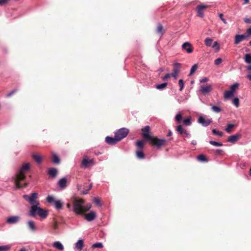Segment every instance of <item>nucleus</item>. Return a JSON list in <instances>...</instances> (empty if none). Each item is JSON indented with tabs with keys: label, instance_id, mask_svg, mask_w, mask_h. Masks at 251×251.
<instances>
[{
	"label": "nucleus",
	"instance_id": "obj_43",
	"mask_svg": "<svg viewBox=\"0 0 251 251\" xmlns=\"http://www.w3.org/2000/svg\"><path fill=\"white\" fill-rule=\"evenodd\" d=\"M11 248V246L5 245L0 246V251H8Z\"/></svg>",
	"mask_w": 251,
	"mask_h": 251
},
{
	"label": "nucleus",
	"instance_id": "obj_32",
	"mask_svg": "<svg viewBox=\"0 0 251 251\" xmlns=\"http://www.w3.org/2000/svg\"><path fill=\"white\" fill-rule=\"evenodd\" d=\"M239 86V83H235L232 85H231L230 87V91L232 93H234L236 90L238 88Z\"/></svg>",
	"mask_w": 251,
	"mask_h": 251
},
{
	"label": "nucleus",
	"instance_id": "obj_41",
	"mask_svg": "<svg viewBox=\"0 0 251 251\" xmlns=\"http://www.w3.org/2000/svg\"><path fill=\"white\" fill-rule=\"evenodd\" d=\"M235 125L233 124H228L225 130L227 133L231 132V129L234 127Z\"/></svg>",
	"mask_w": 251,
	"mask_h": 251
},
{
	"label": "nucleus",
	"instance_id": "obj_14",
	"mask_svg": "<svg viewBox=\"0 0 251 251\" xmlns=\"http://www.w3.org/2000/svg\"><path fill=\"white\" fill-rule=\"evenodd\" d=\"M241 135L240 134H235L231 135L228 137L227 142L234 144L240 138Z\"/></svg>",
	"mask_w": 251,
	"mask_h": 251
},
{
	"label": "nucleus",
	"instance_id": "obj_2",
	"mask_svg": "<svg viewBox=\"0 0 251 251\" xmlns=\"http://www.w3.org/2000/svg\"><path fill=\"white\" fill-rule=\"evenodd\" d=\"M151 144L153 146L156 147L159 149L162 147V146L165 145L166 143V140L165 139H159L157 137L152 136L150 140Z\"/></svg>",
	"mask_w": 251,
	"mask_h": 251
},
{
	"label": "nucleus",
	"instance_id": "obj_39",
	"mask_svg": "<svg viewBox=\"0 0 251 251\" xmlns=\"http://www.w3.org/2000/svg\"><path fill=\"white\" fill-rule=\"evenodd\" d=\"M244 59L247 63L251 64V55L250 54H246Z\"/></svg>",
	"mask_w": 251,
	"mask_h": 251
},
{
	"label": "nucleus",
	"instance_id": "obj_62",
	"mask_svg": "<svg viewBox=\"0 0 251 251\" xmlns=\"http://www.w3.org/2000/svg\"><path fill=\"white\" fill-rule=\"evenodd\" d=\"M246 33L247 34V36L251 35V27L247 29Z\"/></svg>",
	"mask_w": 251,
	"mask_h": 251
},
{
	"label": "nucleus",
	"instance_id": "obj_11",
	"mask_svg": "<svg viewBox=\"0 0 251 251\" xmlns=\"http://www.w3.org/2000/svg\"><path fill=\"white\" fill-rule=\"evenodd\" d=\"M212 90V86L208 85H202L200 87V92L203 95H206L210 92Z\"/></svg>",
	"mask_w": 251,
	"mask_h": 251
},
{
	"label": "nucleus",
	"instance_id": "obj_25",
	"mask_svg": "<svg viewBox=\"0 0 251 251\" xmlns=\"http://www.w3.org/2000/svg\"><path fill=\"white\" fill-rule=\"evenodd\" d=\"M137 150H142L145 146V142L142 140H138L135 143Z\"/></svg>",
	"mask_w": 251,
	"mask_h": 251
},
{
	"label": "nucleus",
	"instance_id": "obj_27",
	"mask_svg": "<svg viewBox=\"0 0 251 251\" xmlns=\"http://www.w3.org/2000/svg\"><path fill=\"white\" fill-rule=\"evenodd\" d=\"M85 219L88 221H92L94 219V211H92L90 213L85 215Z\"/></svg>",
	"mask_w": 251,
	"mask_h": 251
},
{
	"label": "nucleus",
	"instance_id": "obj_5",
	"mask_svg": "<svg viewBox=\"0 0 251 251\" xmlns=\"http://www.w3.org/2000/svg\"><path fill=\"white\" fill-rule=\"evenodd\" d=\"M93 159H89L87 156H85L82 160L80 168L83 169L88 168L93 165Z\"/></svg>",
	"mask_w": 251,
	"mask_h": 251
},
{
	"label": "nucleus",
	"instance_id": "obj_22",
	"mask_svg": "<svg viewBox=\"0 0 251 251\" xmlns=\"http://www.w3.org/2000/svg\"><path fill=\"white\" fill-rule=\"evenodd\" d=\"M247 36L245 35H236L235 37L234 44L236 45L238 44L242 41L245 40Z\"/></svg>",
	"mask_w": 251,
	"mask_h": 251
},
{
	"label": "nucleus",
	"instance_id": "obj_45",
	"mask_svg": "<svg viewBox=\"0 0 251 251\" xmlns=\"http://www.w3.org/2000/svg\"><path fill=\"white\" fill-rule=\"evenodd\" d=\"M14 183L15 185V189H20L22 188V186H21L20 183V181H19L18 180L15 179L14 181Z\"/></svg>",
	"mask_w": 251,
	"mask_h": 251
},
{
	"label": "nucleus",
	"instance_id": "obj_1",
	"mask_svg": "<svg viewBox=\"0 0 251 251\" xmlns=\"http://www.w3.org/2000/svg\"><path fill=\"white\" fill-rule=\"evenodd\" d=\"M84 201L82 199H75L73 204V211L78 215H82L84 214Z\"/></svg>",
	"mask_w": 251,
	"mask_h": 251
},
{
	"label": "nucleus",
	"instance_id": "obj_56",
	"mask_svg": "<svg viewBox=\"0 0 251 251\" xmlns=\"http://www.w3.org/2000/svg\"><path fill=\"white\" fill-rule=\"evenodd\" d=\"M92 183H91V184H90V185H89V187H88V189L85 190H84V191H83V192H82V193H83V194H87L88 191H89V190H90V189L92 188Z\"/></svg>",
	"mask_w": 251,
	"mask_h": 251
},
{
	"label": "nucleus",
	"instance_id": "obj_23",
	"mask_svg": "<svg viewBox=\"0 0 251 251\" xmlns=\"http://www.w3.org/2000/svg\"><path fill=\"white\" fill-rule=\"evenodd\" d=\"M67 178L63 177L59 179L58 182V185L61 188H65L66 187Z\"/></svg>",
	"mask_w": 251,
	"mask_h": 251
},
{
	"label": "nucleus",
	"instance_id": "obj_30",
	"mask_svg": "<svg viewBox=\"0 0 251 251\" xmlns=\"http://www.w3.org/2000/svg\"><path fill=\"white\" fill-rule=\"evenodd\" d=\"M176 130L180 134H183L186 130L182 127V126L180 125L177 126L176 127Z\"/></svg>",
	"mask_w": 251,
	"mask_h": 251
},
{
	"label": "nucleus",
	"instance_id": "obj_4",
	"mask_svg": "<svg viewBox=\"0 0 251 251\" xmlns=\"http://www.w3.org/2000/svg\"><path fill=\"white\" fill-rule=\"evenodd\" d=\"M129 133V130L126 128H121L115 133V137L118 141H120L123 139L127 136Z\"/></svg>",
	"mask_w": 251,
	"mask_h": 251
},
{
	"label": "nucleus",
	"instance_id": "obj_9",
	"mask_svg": "<svg viewBox=\"0 0 251 251\" xmlns=\"http://www.w3.org/2000/svg\"><path fill=\"white\" fill-rule=\"evenodd\" d=\"M208 7L207 5L201 4L197 7L198 15L202 18L204 16L203 11Z\"/></svg>",
	"mask_w": 251,
	"mask_h": 251
},
{
	"label": "nucleus",
	"instance_id": "obj_50",
	"mask_svg": "<svg viewBox=\"0 0 251 251\" xmlns=\"http://www.w3.org/2000/svg\"><path fill=\"white\" fill-rule=\"evenodd\" d=\"M178 85L180 87L179 91H181L184 87V81L182 79H180L178 81Z\"/></svg>",
	"mask_w": 251,
	"mask_h": 251
},
{
	"label": "nucleus",
	"instance_id": "obj_20",
	"mask_svg": "<svg viewBox=\"0 0 251 251\" xmlns=\"http://www.w3.org/2000/svg\"><path fill=\"white\" fill-rule=\"evenodd\" d=\"M38 209V215L42 219L46 218L48 216V211L41 208Z\"/></svg>",
	"mask_w": 251,
	"mask_h": 251
},
{
	"label": "nucleus",
	"instance_id": "obj_37",
	"mask_svg": "<svg viewBox=\"0 0 251 251\" xmlns=\"http://www.w3.org/2000/svg\"><path fill=\"white\" fill-rule=\"evenodd\" d=\"M183 124L186 126H190L191 124V117H188L183 121Z\"/></svg>",
	"mask_w": 251,
	"mask_h": 251
},
{
	"label": "nucleus",
	"instance_id": "obj_51",
	"mask_svg": "<svg viewBox=\"0 0 251 251\" xmlns=\"http://www.w3.org/2000/svg\"><path fill=\"white\" fill-rule=\"evenodd\" d=\"M52 228L54 230L53 233L55 234L58 233V226L57 223H54L52 226Z\"/></svg>",
	"mask_w": 251,
	"mask_h": 251
},
{
	"label": "nucleus",
	"instance_id": "obj_26",
	"mask_svg": "<svg viewBox=\"0 0 251 251\" xmlns=\"http://www.w3.org/2000/svg\"><path fill=\"white\" fill-rule=\"evenodd\" d=\"M136 155L137 158L140 159H144L145 157V154L142 150H137L136 151Z\"/></svg>",
	"mask_w": 251,
	"mask_h": 251
},
{
	"label": "nucleus",
	"instance_id": "obj_3",
	"mask_svg": "<svg viewBox=\"0 0 251 251\" xmlns=\"http://www.w3.org/2000/svg\"><path fill=\"white\" fill-rule=\"evenodd\" d=\"M47 201L50 203H53L55 208L60 210L62 208L63 203L59 200H55L53 195H49L46 198Z\"/></svg>",
	"mask_w": 251,
	"mask_h": 251
},
{
	"label": "nucleus",
	"instance_id": "obj_8",
	"mask_svg": "<svg viewBox=\"0 0 251 251\" xmlns=\"http://www.w3.org/2000/svg\"><path fill=\"white\" fill-rule=\"evenodd\" d=\"M39 204H34V205H31L30 208V210L29 212V215L34 217L38 215V209H40L41 207H38Z\"/></svg>",
	"mask_w": 251,
	"mask_h": 251
},
{
	"label": "nucleus",
	"instance_id": "obj_44",
	"mask_svg": "<svg viewBox=\"0 0 251 251\" xmlns=\"http://www.w3.org/2000/svg\"><path fill=\"white\" fill-rule=\"evenodd\" d=\"M212 132L213 133V134L217 135L220 137H222L223 136V133L222 132H220L217 130L216 129H212Z\"/></svg>",
	"mask_w": 251,
	"mask_h": 251
},
{
	"label": "nucleus",
	"instance_id": "obj_54",
	"mask_svg": "<svg viewBox=\"0 0 251 251\" xmlns=\"http://www.w3.org/2000/svg\"><path fill=\"white\" fill-rule=\"evenodd\" d=\"M222 59L221 58H218L216 59L214 61L215 64L216 65H219V64H220L222 63Z\"/></svg>",
	"mask_w": 251,
	"mask_h": 251
},
{
	"label": "nucleus",
	"instance_id": "obj_46",
	"mask_svg": "<svg viewBox=\"0 0 251 251\" xmlns=\"http://www.w3.org/2000/svg\"><path fill=\"white\" fill-rule=\"evenodd\" d=\"M197 68H198V66L197 64L194 65L191 69L189 75H193L195 73V72L196 71Z\"/></svg>",
	"mask_w": 251,
	"mask_h": 251
},
{
	"label": "nucleus",
	"instance_id": "obj_58",
	"mask_svg": "<svg viewBox=\"0 0 251 251\" xmlns=\"http://www.w3.org/2000/svg\"><path fill=\"white\" fill-rule=\"evenodd\" d=\"M223 151V150H221V149H217L215 151V153H216V155H220V154H222Z\"/></svg>",
	"mask_w": 251,
	"mask_h": 251
},
{
	"label": "nucleus",
	"instance_id": "obj_49",
	"mask_svg": "<svg viewBox=\"0 0 251 251\" xmlns=\"http://www.w3.org/2000/svg\"><path fill=\"white\" fill-rule=\"evenodd\" d=\"M232 103L234 104L237 107H238L239 105V100L237 98H235L232 100Z\"/></svg>",
	"mask_w": 251,
	"mask_h": 251
},
{
	"label": "nucleus",
	"instance_id": "obj_36",
	"mask_svg": "<svg viewBox=\"0 0 251 251\" xmlns=\"http://www.w3.org/2000/svg\"><path fill=\"white\" fill-rule=\"evenodd\" d=\"M29 169V165L28 163H25L22 165L21 168L20 172L23 173L24 171H27Z\"/></svg>",
	"mask_w": 251,
	"mask_h": 251
},
{
	"label": "nucleus",
	"instance_id": "obj_21",
	"mask_svg": "<svg viewBox=\"0 0 251 251\" xmlns=\"http://www.w3.org/2000/svg\"><path fill=\"white\" fill-rule=\"evenodd\" d=\"M48 174L50 177L54 178L57 174V170L54 168H49L48 171Z\"/></svg>",
	"mask_w": 251,
	"mask_h": 251
},
{
	"label": "nucleus",
	"instance_id": "obj_6",
	"mask_svg": "<svg viewBox=\"0 0 251 251\" xmlns=\"http://www.w3.org/2000/svg\"><path fill=\"white\" fill-rule=\"evenodd\" d=\"M141 130L142 132V134L143 137L145 140L149 141L150 140V139L152 137L151 135V132H150L151 128H150V126H147L144 127L143 128H142Z\"/></svg>",
	"mask_w": 251,
	"mask_h": 251
},
{
	"label": "nucleus",
	"instance_id": "obj_40",
	"mask_svg": "<svg viewBox=\"0 0 251 251\" xmlns=\"http://www.w3.org/2000/svg\"><path fill=\"white\" fill-rule=\"evenodd\" d=\"M212 39L210 38H206L204 40L205 44L206 46L210 47L212 45Z\"/></svg>",
	"mask_w": 251,
	"mask_h": 251
},
{
	"label": "nucleus",
	"instance_id": "obj_19",
	"mask_svg": "<svg viewBox=\"0 0 251 251\" xmlns=\"http://www.w3.org/2000/svg\"><path fill=\"white\" fill-rule=\"evenodd\" d=\"M181 68V64L178 63H176L173 65V70L172 74L178 75Z\"/></svg>",
	"mask_w": 251,
	"mask_h": 251
},
{
	"label": "nucleus",
	"instance_id": "obj_63",
	"mask_svg": "<svg viewBox=\"0 0 251 251\" xmlns=\"http://www.w3.org/2000/svg\"><path fill=\"white\" fill-rule=\"evenodd\" d=\"M23 198L25 199V200L29 202L30 196H28L27 195H24L23 196Z\"/></svg>",
	"mask_w": 251,
	"mask_h": 251
},
{
	"label": "nucleus",
	"instance_id": "obj_12",
	"mask_svg": "<svg viewBox=\"0 0 251 251\" xmlns=\"http://www.w3.org/2000/svg\"><path fill=\"white\" fill-rule=\"evenodd\" d=\"M37 198V194L36 193H32L31 194L29 198V203L32 205L34 204H40L39 202L36 201Z\"/></svg>",
	"mask_w": 251,
	"mask_h": 251
},
{
	"label": "nucleus",
	"instance_id": "obj_15",
	"mask_svg": "<svg viewBox=\"0 0 251 251\" xmlns=\"http://www.w3.org/2000/svg\"><path fill=\"white\" fill-rule=\"evenodd\" d=\"M117 140V139L115 136L114 137L107 136L105 138V142L106 143L111 145H115L117 143V142H119Z\"/></svg>",
	"mask_w": 251,
	"mask_h": 251
},
{
	"label": "nucleus",
	"instance_id": "obj_60",
	"mask_svg": "<svg viewBox=\"0 0 251 251\" xmlns=\"http://www.w3.org/2000/svg\"><path fill=\"white\" fill-rule=\"evenodd\" d=\"M244 21L247 24H251V18H246L244 19Z\"/></svg>",
	"mask_w": 251,
	"mask_h": 251
},
{
	"label": "nucleus",
	"instance_id": "obj_29",
	"mask_svg": "<svg viewBox=\"0 0 251 251\" xmlns=\"http://www.w3.org/2000/svg\"><path fill=\"white\" fill-rule=\"evenodd\" d=\"M197 158L198 161L201 162H207L208 161L206 156L203 154L197 156Z\"/></svg>",
	"mask_w": 251,
	"mask_h": 251
},
{
	"label": "nucleus",
	"instance_id": "obj_28",
	"mask_svg": "<svg viewBox=\"0 0 251 251\" xmlns=\"http://www.w3.org/2000/svg\"><path fill=\"white\" fill-rule=\"evenodd\" d=\"M52 162L54 164H59L60 162L59 157L55 153H52Z\"/></svg>",
	"mask_w": 251,
	"mask_h": 251
},
{
	"label": "nucleus",
	"instance_id": "obj_17",
	"mask_svg": "<svg viewBox=\"0 0 251 251\" xmlns=\"http://www.w3.org/2000/svg\"><path fill=\"white\" fill-rule=\"evenodd\" d=\"M156 32L161 36H162L165 32V30L164 29L163 25L160 23H158L157 25Z\"/></svg>",
	"mask_w": 251,
	"mask_h": 251
},
{
	"label": "nucleus",
	"instance_id": "obj_10",
	"mask_svg": "<svg viewBox=\"0 0 251 251\" xmlns=\"http://www.w3.org/2000/svg\"><path fill=\"white\" fill-rule=\"evenodd\" d=\"M198 122L202 126H207L212 123V121L211 119H205L203 116H200Z\"/></svg>",
	"mask_w": 251,
	"mask_h": 251
},
{
	"label": "nucleus",
	"instance_id": "obj_64",
	"mask_svg": "<svg viewBox=\"0 0 251 251\" xmlns=\"http://www.w3.org/2000/svg\"><path fill=\"white\" fill-rule=\"evenodd\" d=\"M184 134L185 135L186 137H189L191 136V134L188 132L187 130L185 131Z\"/></svg>",
	"mask_w": 251,
	"mask_h": 251
},
{
	"label": "nucleus",
	"instance_id": "obj_61",
	"mask_svg": "<svg viewBox=\"0 0 251 251\" xmlns=\"http://www.w3.org/2000/svg\"><path fill=\"white\" fill-rule=\"evenodd\" d=\"M208 79L207 77H204L202 79H201L200 81L201 83H204L208 81Z\"/></svg>",
	"mask_w": 251,
	"mask_h": 251
},
{
	"label": "nucleus",
	"instance_id": "obj_33",
	"mask_svg": "<svg viewBox=\"0 0 251 251\" xmlns=\"http://www.w3.org/2000/svg\"><path fill=\"white\" fill-rule=\"evenodd\" d=\"M175 120L178 123H180L182 119V114L181 112L178 113L175 116Z\"/></svg>",
	"mask_w": 251,
	"mask_h": 251
},
{
	"label": "nucleus",
	"instance_id": "obj_24",
	"mask_svg": "<svg viewBox=\"0 0 251 251\" xmlns=\"http://www.w3.org/2000/svg\"><path fill=\"white\" fill-rule=\"evenodd\" d=\"M53 247L59 251L64 250V246L59 241H56L53 243Z\"/></svg>",
	"mask_w": 251,
	"mask_h": 251
},
{
	"label": "nucleus",
	"instance_id": "obj_31",
	"mask_svg": "<svg viewBox=\"0 0 251 251\" xmlns=\"http://www.w3.org/2000/svg\"><path fill=\"white\" fill-rule=\"evenodd\" d=\"M32 157L37 163L39 164L41 162L42 157L40 155L36 154H32Z\"/></svg>",
	"mask_w": 251,
	"mask_h": 251
},
{
	"label": "nucleus",
	"instance_id": "obj_7",
	"mask_svg": "<svg viewBox=\"0 0 251 251\" xmlns=\"http://www.w3.org/2000/svg\"><path fill=\"white\" fill-rule=\"evenodd\" d=\"M21 218L19 216L15 215L10 216L6 219V223L10 225H14L18 223L20 221Z\"/></svg>",
	"mask_w": 251,
	"mask_h": 251
},
{
	"label": "nucleus",
	"instance_id": "obj_18",
	"mask_svg": "<svg viewBox=\"0 0 251 251\" xmlns=\"http://www.w3.org/2000/svg\"><path fill=\"white\" fill-rule=\"evenodd\" d=\"M27 225L29 229L32 232H35L37 230V227L35 223L32 220H29L27 222Z\"/></svg>",
	"mask_w": 251,
	"mask_h": 251
},
{
	"label": "nucleus",
	"instance_id": "obj_13",
	"mask_svg": "<svg viewBox=\"0 0 251 251\" xmlns=\"http://www.w3.org/2000/svg\"><path fill=\"white\" fill-rule=\"evenodd\" d=\"M182 47L183 50H185L189 53H191L193 52V48L191 44L189 42L184 43L182 45Z\"/></svg>",
	"mask_w": 251,
	"mask_h": 251
},
{
	"label": "nucleus",
	"instance_id": "obj_53",
	"mask_svg": "<svg viewBox=\"0 0 251 251\" xmlns=\"http://www.w3.org/2000/svg\"><path fill=\"white\" fill-rule=\"evenodd\" d=\"M171 76V74L168 73L166 74L163 77H162V78L163 80L165 81L169 78Z\"/></svg>",
	"mask_w": 251,
	"mask_h": 251
},
{
	"label": "nucleus",
	"instance_id": "obj_57",
	"mask_svg": "<svg viewBox=\"0 0 251 251\" xmlns=\"http://www.w3.org/2000/svg\"><path fill=\"white\" fill-rule=\"evenodd\" d=\"M103 247V245L101 243H95V248H101Z\"/></svg>",
	"mask_w": 251,
	"mask_h": 251
},
{
	"label": "nucleus",
	"instance_id": "obj_55",
	"mask_svg": "<svg viewBox=\"0 0 251 251\" xmlns=\"http://www.w3.org/2000/svg\"><path fill=\"white\" fill-rule=\"evenodd\" d=\"M17 91V89H14L6 95V97H10Z\"/></svg>",
	"mask_w": 251,
	"mask_h": 251
},
{
	"label": "nucleus",
	"instance_id": "obj_35",
	"mask_svg": "<svg viewBox=\"0 0 251 251\" xmlns=\"http://www.w3.org/2000/svg\"><path fill=\"white\" fill-rule=\"evenodd\" d=\"M25 178V176L23 174V173H21L20 171L19 174L17 175L16 179L18 180L19 181L23 180Z\"/></svg>",
	"mask_w": 251,
	"mask_h": 251
},
{
	"label": "nucleus",
	"instance_id": "obj_47",
	"mask_svg": "<svg viewBox=\"0 0 251 251\" xmlns=\"http://www.w3.org/2000/svg\"><path fill=\"white\" fill-rule=\"evenodd\" d=\"M95 205H97L99 207H101L102 205L101 201L98 198H95Z\"/></svg>",
	"mask_w": 251,
	"mask_h": 251
},
{
	"label": "nucleus",
	"instance_id": "obj_16",
	"mask_svg": "<svg viewBox=\"0 0 251 251\" xmlns=\"http://www.w3.org/2000/svg\"><path fill=\"white\" fill-rule=\"evenodd\" d=\"M84 246V243L82 239H79L78 241L75 244V251H81Z\"/></svg>",
	"mask_w": 251,
	"mask_h": 251
},
{
	"label": "nucleus",
	"instance_id": "obj_52",
	"mask_svg": "<svg viewBox=\"0 0 251 251\" xmlns=\"http://www.w3.org/2000/svg\"><path fill=\"white\" fill-rule=\"evenodd\" d=\"M91 205L90 204H87L86 205H85L84 204V208H83L84 213L85 212L89 211L90 210V209L91 208Z\"/></svg>",
	"mask_w": 251,
	"mask_h": 251
},
{
	"label": "nucleus",
	"instance_id": "obj_38",
	"mask_svg": "<svg viewBox=\"0 0 251 251\" xmlns=\"http://www.w3.org/2000/svg\"><path fill=\"white\" fill-rule=\"evenodd\" d=\"M211 106L212 111H214V112L220 113V112L222 111V109L220 107L213 105H211Z\"/></svg>",
	"mask_w": 251,
	"mask_h": 251
},
{
	"label": "nucleus",
	"instance_id": "obj_34",
	"mask_svg": "<svg viewBox=\"0 0 251 251\" xmlns=\"http://www.w3.org/2000/svg\"><path fill=\"white\" fill-rule=\"evenodd\" d=\"M233 94L230 90L226 91L224 93V98L226 99L231 98Z\"/></svg>",
	"mask_w": 251,
	"mask_h": 251
},
{
	"label": "nucleus",
	"instance_id": "obj_48",
	"mask_svg": "<svg viewBox=\"0 0 251 251\" xmlns=\"http://www.w3.org/2000/svg\"><path fill=\"white\" fill-rule=\"evenodd\" d=\"M209 143L211 145L215 146H222L223 145V144L221 143L217 142L214 141H210Z\"/></svg>",
	"mask_w": 251,
	"mask_h": 251
},
{
	"label": "nucleus",
	"instance_id": "obj_42",
	"mask_svg": "<svg viewBox=\"0 0 251 251\" xmlns=\"http://www.w3.org/2000/svg\"><path fill=\"white\" fill-rule=\"evenodd\" d=\"M167 86V83L165 82L160 84H158L156 86V88L157 89H163L166 88Z\"/></svg>",
	"mask_w": 251,
	"mask_h": 251
},
{
	"label": "nucleus",
	"instance_id": "obj_59",
	"mask_svg": "<svg viewBox=\"0 0 251 251\" xmlns=\"http://www.w3.org/2000/svg\"><path fill=\"white\" fill-rule=\"evenodd\" d=\"M223 16H224V15H223V14H222V13H221V14H219V17H220V19H221V20H222V21H223L225 24H227V22H226V20L224 18H223Z\"/></svg>",
	"mask_w": 251,
	"mask_h": 251
}]
</instances>
